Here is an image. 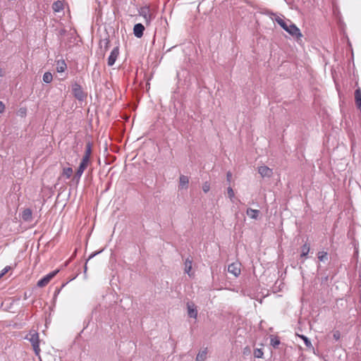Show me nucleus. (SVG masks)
Masks as SVG:
<instances>
[{
	"label": "nucleus",
	"mask_w": 361,
	"mask_h": 361,
	"mask_svg": "<svg viewBox=\"0 0 361 361\" xmlns=\"http://www.w3.org/2000/svg\"><path fill=\"white\" fill-rule=\"evenodd\" d=\"M11 269V267L10 266H6V267H4L1 273H0V279L4 276L9 270Z\"/></svg>",
	"instance_id": "nucleus-31"
},
{
	"label": "nucleus",
	"mask_w": 361,
	"mask_h": 361,
	"mask_svg": "<svg viewBox=\"0 0 361 361\" xmlns=\"http://www.w3.org/2000/svg\"><path fill=\"white\" fill-rule=\"evenodd\" d=\"M207 348L200 351L196 357V361H204L207 358Z\"/></svg>",
	"instance_id": "nucleus-17"
},
{
	"label": "nucleus",
	"mask_w": 361,
	"mask_h": 361,
	"mask_svg": "<svg viewBox=\"0 0 361 361\" xmlns=\"http://www.w3.org/2000/svg\"><path fill=\"white\" fill-rule=\"evenodd\" d=\"M274 20L292 37L297 39L302 37L300 29L290 20H285L279 16H276Z\"/></svg>",
	"instance_id": "nucleus-1"
},
{
	"label": "nucleus",
	"mask_w": 361,
	"mask_h": 361,
	"mask_svg": "<svg viewBox=\"0 0 361 361\" xmlns=\"http://www.w3.org/2000/svg\"><path fill=\"white\" fill-rule=\"evenodd\" d=\"M4 75V73L2 69L0 68V77H3Z\"/></svg>",
	"instance_id": "nucleus-39"
},
{
	"label": "nucleus",
	"mask_w": 361,
	"mask_h": 361,
	"mask_svg": "<svg viewBox=\"0 0 361 361\" xmlns=\"http://www.w3.org/2000/svg\"><path fill=\"white\" fill-rule=\"evenodd\" d=\"M59 269H56L45 275L37 281V286L39 288L46 286L49 283V281L59 273Z\"/></svg>",
	"instance_id": "nucleus-4"
},
{
	"label": "nucleus",
	"mask_w": 361,
	"mask_h": 361,
	"mask_svg": "<svg viewBox=\"0 0 361 361\" xmlns=\"http://www.w3.org/2000/svg\"><path fill=\"white\" fill-rule=\"evenodd\" d=\"M253 355L256 358H262L264 355L262 348H255L254 350Z\"/></svg>",
	"instance_id": "nucleus-28"
},
{
	"label": "nucleus",
	"mask_w": 361,
	"mask_h": 361,
	"mask_svg": "<svg viewBox=\"0 0 361 361\" xmlns=\"http://www.w3.org/2000/svg\"><path fill=\"white\" fill-rule=\"evenodd\" d=\"M52 8L54 12H60L63 9V4L61 1H54L52 4Z\"/></svg>",
	"instance_id": "nucleus-19"
},
{
	"label": "nucleus",
	"mask_w": 361,
	"mask_h": 361,
	"mask_svg": "<svg viewBox=\"0 0 361 361\" xmlns=\"http://www.w3.org/2000/svg\"><path fill=\"white\" fill-rule=\"evenodd\" d=\"M250 353V349L248 346L245 347L243 350V354L244 355H247Z\"/></svg>",
	"instance_id": "nucleus-37"
},
{
	"label": "nucleus",
	"mask_w": 361,
	"mask_h": 361,
	"mask_svg": "<svg viewBox=\"0 0 361 361\" xmlns=\"http://www.w3.org/2000/svg\"><path fill=\"white\" fill-rule=\"evenodd\" d=\"M227 192H228V197L230 199H232L233 197H234V192H233V190L232 189L231 187H228V189H227Z\"/></svg>",
	"instance_id": "nucleus-33"
},
{
	"label": "nucleus",
	"mask_w": 361,
	"mask_h": 361,
	"mask_svg": "<svg viewBox=\"0 0 361 361\" xmlns=\"http://www.w3.org/2000/svg\"><path fill=\"white\" fill-rule=\"evenodd\" d=\"M355 102L357 109L361 110V90L360 87L355 91Z\"/></svg>",
	"instance_id": "nucleus-14"
},
{
	"label": "nucleus",
	"mask_w": 361,
	"mask_h": 361,
	"mask_svg": "<svg viewBox=\"0 0 361 361\" xmlns=\"http://www.w3.org/2000/svg\"><path fill=\"white\" fill-rule=\"evenodd\" d=\"M72 94L76 99L80 102L84 101L87 97V93L83 91L81 85L76 82L72 84Z\"/></svg>",
	"instance_id": "nucleus-3"
},
{
	"label": "nucleus",
	"mask_w": 361,
	"mask_h": 361,
	"mask_svg": "<svg viewBox=\"0 0 361 361\" xmlns=\"http://www.w3.org/2000/svg\"><path fill=\"white\" fill-rule=\"evenodd\" d=\"M139 14L145 19L147 23L150 21L152 18L150 8L148 6L141 7L140 9L139 10Z\"/></svg>",
	"instance_id": "nucleus-9"
},
{
	"label": "nucleus",
	"mask_w": 361,
	"mask_h": 361,
	"mask_svg": "<svg viewBox=\"0 0 361 361\" xmlns=\"http://www.w3.org/2000/svg\"><path fill=\"white\" fill-rule=\"evenodd\" d=\"M188 315L190 318L196 319L197 317V306L192 302H187Z\"/></svg>",
	"instance_id": "nucleus-6"
},
{
	"label": "nucleus",
	"mask_w": 361,
	"mask_h": 361,
	"mask_svg": "<svg viewBox=\"0 0 361 361\" xmlns=\"http://www.w3.org/2000/svg\"><path fill=\"white\" fill-rule=\"evenodd\" d=\"M92 144L90 141L86 142L85 154L81 161L89 163L90 161V157L92 154Z\"/></svg>",
	"instance_id": "nucleus-10"
},
{
	"label": "nucleus",
	"mask_w": 361,
	"mask_h": 361,
	"mask_svg": "<svg viewBox=\"0 0 361 361\" xmlns=\"http://www.w3.org/2000/svg\"><path fill=\"white\" fill-rule=\"evenodd\" d=\"M269 13L270 15H271V16H276V14H275V13H273V12H271V11L269 12Z\"/></svg>",
	"instance_id": "nucleus-40"
},
{
	"label": "nucleus",
	"mask_w": 361,
	"mask_h": 361,
	"mask_svg": "<svg viewBox=\"0 0 361 361\" xmlns=\"http://www.w3.org/2000/svg\"><path fill=\"white\" fill-rule=\"evenodd\" d=\"M318 259L320 262H326L329 259V257H328V253L327 252H325V251H321V252H319L318 254Z\"/></svg>",
	"instance_id": "nucleus-23"
},
{
	"label": "nucleus",
	"mask_w": 361,
	"mask_h": 361,
	"mask_svg": "<svg viewBox=\"0 0 361 361\" xmlns=\"http://www.w3.org/2000/svg\"><path fill=\"white\" fill-rule=\"evenodd\" d=\"M333 338L336 340V341H338L341 338V333L339 331L336 330V331H334V333H333Z\"/></svg>",
	"instance_id": "nucleus-32"
},
{
	"label": "nucleus",
	"mask_w": 361,
	"mask_h": 361,
	"mask_svg": "<svg viewBox=\"0 0 361 361\" xmlns=\"http://www.w3.org/2000/svg\"><path fill=\"white\" fill-rule=\"evenodd\" d=\"M210 190V184L209 182L206 181L205 183H204L203 185H202V190L207 193V192H209Z\"/></svg>",
	"instance_id": "nucleus-30"
},
{
	"label": "nucleus",
	"mask_w": 361,
	"mask_h": 361,
	"mask_svg": "<svg viewBox=\"0 0 361 361\" xmlns=\"http://www.w3.org/2000/svg\"><path fill=\"white\" fill-rule=\"evenodd\" d=\"M73 174V169L71 167L63 168L61 176H65L66 178H70Z\"/></svg>",
	"instance_id": "nucleus-22"
},
{
	"label": "nucleus",
	"mask_w": 361,
	"mask_h": 361,
	"mask_svg": "<svg viewBox=\"0 0 361 361\" xmlns=\"http://www.w3.org/2000/svg\"><path fill=\"white\" fill-rule=\"evenodd\" d=\"M66 286V283H63L60 288H56L55 290L54 298H55L60 293L61 290Z\"/></svg>",
	"instance_id": "nucleus-34"
},
{
	"label": "nucleus",
	"mask_w": 361,
	"mask_h": 361,
	"mask_svg": "<svg viewBox=\"0 0 361 361\" xmlns=\"http://www.w3.org/2000/svg\"><path fill=\"white\" fill-rule=\"evenodd\" d=\"M67 68V65L65 61H58L56 63V70L59 73H63Z\"/></svg>",
	"instance_id": "nucleus-18"
},
{
	"label": "nucleus",
	"mask_w": 361,
	"mask_h": 361,
	"mask_svg": "<svg viewBox=\"0 0 361 361\" xmlns=\"http://www.w3.org/2000/svg\"><path fill=\"white\" fill-rule=\"evenodd\" d=\"M110 41L108 38H105L100 41L101 48L104 47V51H107L109 47Z\"/></svg>",
	"instance_id": "nucleus-26"
},
{
	"label": "nucleus",
	"mask_w": 361,
	"mask_h": 361,
	"mask_svg": "<svg viewBox=\"0 0 361 361\" xmlns=\"http://www.w3.org/2000/svg\"><path fill=\"white\" fill-rule=\"evenodd\" d=\"M25 339L28 340L31 343L35 353L37 355H39L41 351L39 348V334L35 330H31L25 336Z\"/></svg>",
	"instance_id": "nucleus-2"
},
{
	"label": "nucleus",
	"mask_w": 361,
	"mask_h": 361,
	"mask_svg": "<svg viewBox=\"0 0 361 361\" xmlns=\"http://www.w3.org/2000/svg\"><path fill=\"white\" fill-rule=\"evenodd\" d=\"M185 272L188 274L190 276H191L190 271L192 270V260L188 257L185 260Z\"/></svg>",
	"instance_id": "nucleus-16"
},
{
	"label": "nucleus",
	"mask_w": 361,
	"mask_h": 361,
	"mask_svg": "<svg viewBox=\"0 0 361 361\" xmlns=\"http://www.w3.org/2000/svg\"><path fill=\"white\" fill-rule=\"evenodd\" d=\"M101 252H102V250L98 251V252H94L92 253V254L89 256L88 259H87V261H86V262H85V267H84V271H85V272H86L87 269V262H88L90 259H92V258H93L94 256H96L97 254L100 253Z\"/></svg>",
	"instance_id": "nucleus-29"
},
{
	"label": "nucleus",
	"mask_w": 361,
	"mask_h": 361,
	"mask_svg": "<svg viewBox=\"0 0 361 361\" xmlns=\"http://www.w3.org/2000/svg\"><path fill=\"white\" fill-rule=\"evenodd\" d=\"M145 26L142 23H137L133 27V34L137 38L143 36Z\"/></svg>",
	"instance_id": "nucleus-12"
},
{
	"label": "nucleus",
	"mask_w": 361,
	"mask_h": 361,
	"mask_svg": "<svg viewBox=\"0 0 361 361\" xmlns=\"http://www.w3.org/2000/svg\"><path fill=\"white\" fill-rule=\"evenodd\" d=\"M328 280V276H325V277H322V282H324V281H326Z\"/></svg>",
	"instance_id": "nucleus-38"
},
{
	"label": "nucleus",
	"mask_w": 361,
	"mask_h": 361,
	"mask_svg": "<svg viewBox=\"0 0 361 361\" xmlns=\"http://www.w3.org/2000/svg\"><path fill=\"white\" fill-rule=\"evenodd\" d=\"M118 54H119V48H118V47H116L112 49V51H111V54L108 58L107 64L109 66H112L115 63Z\"/></svg>",
	"instance_id": "nucleus-8"
},
{
	"label": "nucleus",
	"mask_w": 361,
	"mask_h": 361,
	"mask_svg": "<svg viewBox=\"0 0 361 361\" xmlns=\"http://www.w3.org/2000/svg\"><path fill=\"white\" fill-rule=\"evenodd\" d=\"M240 266L241 264L238 262L231 263L228 267V271L237 277L240 274Z\"/></svg>",
	"instance_id": "nucleus-7"
},
{
	"label": "nucleus",
	"mask_w": 361,
	"mask_h": 361,
	"mask_svg": "<svg viewBox=\"0 0 361 361\" xmlns=\"http://www.w3.org/2000/svg\"><path fill=\"white\" fill-rule=\"evenodd\" d=\"M300 338L303 340L305 345H306L307 348H313L310 340L306 336L300 335Z\"/></svg>",
	"instance_id": "nucleus-27"
},
{
	"label": "nucleus",
	"mask_w": 361,
	"mask_h": 361,
	"mask_svg": "<svg viewBox=\"0 0 361 361\" xmlns=\"http://www.w3.org/2000/svg\"><path fill=\"white\" fill-rule=\"evenodd\" d=\"M179 182H180V186H181V188H187L188 187V185L189 183V178L188 176H183V175H181L180 176V178H179Z\"/></svg>",
	"instance_id": "nucleus-21"
},
{
	"label": "nucleus",
	"mask_w": 361,
	"mask_h": 361,
	"mask_svg": "<svg viewBox=\"0 0 361 361\" xmlns=\"http://www.w3.org/2000/svg\"><path fill=\"white\" fill-rule=\"evenodd\" d=\"M258 173L261 175L262 177L269 178L272 176L273 171L272 169L269 168L267 166H261L258 167Z\"/></svg>",
	"instance_id": "nucleus-11"
},
{
	"label": "nucleus",
	"mask_w": 361,
	"mask_h": 361,
	"mask_svg": "<svg viewBox=\"0 0 361 361\" xmlns=\"http://www.w3.org/2000/svg\"><path fill=\"white\" fill-rule=\"evenodd\" d=\"M259 213H260L259 210L253 209L252 208H248L246 211L247 215L252 219H257Z\"/></svg>",
	"instance_id": "nucleus-15"
},
{
	"label": "nucleus",
	"mask_w": 361,
	"mask_h": 361,
	"mask_svg": "<svg viewBox=\"0 0 361 361\" xmlns=\"http://www.w3.org/2000/svg\"><path fill=\"white\" fill-rule=\"evenodd\" d=\"M5 110V105L0 101V113H3Z\"/></svg>",
	"instance_id": "nucleus-36"
},
{
	"label": "nucleus",
	"mask_w": 361,
	"mask_h": 361,
	"mask_svg": "<svg viewBox=\"0 0 361 361\" xmlns=\"http://www.w3.org/2000/svg\"><path fill=\"white\" fill-rule=\"evenodd\" d=\"M32 210L30 208H26L23 211L21 217L24 221L30 222L32 219Z\"/></svg>",
	"instance_id": "nucleus-13"
},
{
	"label": "nucleus",
	"mask_w": 361,
	"mask_h": 361,
	"mask_svg": "<svg viewBox=\"0 0 361 361\" xmlns=\"http://www.w3.org/2000/svg\"><path fill=\"white\" fill-rule=\"evenodd\" d=\"M87 162L81 161L80 163V165L75 172V174L73 177V181L75 182L76 184H78L80 182V178L84 172V171L86 169V168L88 166Z\"/></svg>",
	"instance_id": "nucleus-5"
},
{
	"label": "nucleus",
	"mask_w": 361,
	"mask_h": 361,
	"mask_svg": "<svg viewBox=\"0 0 361 361\" xmlns=\"http://www.w3.org/2000/svg\"><path fill=\"white\" fill-rule=\"evenodd\" d=\"M53 76L50 72H46L43 75V82L50 83L52 81Z\"/></svg>",
	"instance_id": "nucleus-25"
},
{
	"label": "nucleus",
	"mask_w": 361,
	"mask_h": 361,
	"mask_svg": "<svg viewBox=\"0 0 361 361\" xmlns=\"http://www.w3.org/2000/svg\"><path fill=\"white\" fill-rule=\"evenodd\" d=\"M280 340L279 338V337L277 336H271V341H270V344L274 348H277L279 345L280 344Z\"/></svg>",
	"instance_id": "nucleus-24"
},
{
	"label": "nucleus",
	"mask_w": 361,
	"mask_h": 361,
	"mask_svg": "<svg viewBox=\"0 0 361 361\" xmlns=\"http://www.w3.org/2000/svg\"><path fill=\"white\" fill-rule=\"evenodd\" d=\"M231 178H232V173H231V171H228L227 173H226V180H227V182L231 183Z\"/></svg>",
	"instance_id": "nucleus-35"
},
{
	"label": "nucleus",
	"mask_w": 361,
	"mask_h": 361,
	"mask_svg": "<svg viewBox=\"0 0 361 361\" xmlns=\"http://www.w3.org/2000/svg\"><path fill=\"white\" fill-rule=\"evenodd\" d=\"M301 250H302V252H301V254H300V257H307V255H308V253L310 252V244L307 243H305L301 247Z\"/></svg>",
	"instance_id": "nucleus-20"
}]
</instances>
